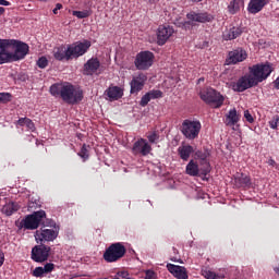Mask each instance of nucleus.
I'll list each match as a JSON object with an SVG mask.
<instances>
[{
	"label": "nucleus",
	"instance_id": "4",
	"mask_svg": "<svg viewBox=\"0 0 279 279\" xmlns=\"http://www.w3.org/2000/svg\"><path fill=\"white\" fill-rule=\"evenodd\" d=\"M202 132V122L199 120L186 119L181 124V134L187 138V141H195Z\"/></svg>",
	"mask_w": 279,
	"mask_h": 279
},
{
	"label": "nucleus",
	"instance_id": "44",
	"mask_svg": "<svg viewBox=\"0 0 279 279\" xmlns=\"http://www.w3.org/2000/svg\"><path fill=\"white\" fill-rule=\"evenodd\" d=\"M244 119H246L248 123H254V117L250 113V110L244 111Z\"/></svg>",
	"mask_w": 279,
	"mask_h": 279
},
{
	"label": "nucleus",
	"instance_id": "12",
	"mask_svg": "<svg viewBox=\"0 0 279 279\" xmlns=\"http://www.w3.org/2000/svg\"><path fill=\"white\" fill-rule=\"evenodd\" d=\"M58 234H60V228L47 229L44 227L36 231L35 239L36 241H40V243L51 242L58 239Z\"/></svg>",
	"mask_w": 279,
	"mask_h": 279
},
{
	"label": "nucleus",
	"instance_id": "32",
	"mask_svg": "<svg viewBox=\"0 0 279 279\" xmlns=\"http://www.w3.org/2000/svg\"><path fill=\"white\" fill-rule=\"evenodd\" d=\"M16 210H19V207H16V205L14 203H10L2 207V213H4V215H7V217L14 215V213H16Z\"/></svg>",
	"mask_w": 279,
	"mask_h": 279
},
{
	"label": "nucleus",
	"instance_id": "53",
	"mask_svg": "<svg viewBox=\"0 0 279 279\" xmlns=\"http://www.w3.org/2000/svg\"><path fill=\"white\" fill-rule=\"evenodd\" d=\"M1 14H5V8H3V7H0V15Z\"/></svg>",
	"mask_w": 279,
	"mask_h": 279
},
{
	"label": "nucleus",
	"instance_id": "7",
	"mask_svg": "<svg viewBox=\"0 0 279 279\" xmlns=\"http://www.w3.org/2000/svg\"><path fill=\"white\" fill-rule=\"evenodd\" d=\"M271 71L274 70L269 64H255L248 68V75H251L254 82L258 85L271 75Z\"/></svg>",
	"mask_w": 279,
	"mask_h": 279
},
{
	"label": "nucleus",
	"instance_id": "43",
	"mask_svg": "<svg viewBox=\"0 0 279 279\" xmlns=\"http://www.w3.org/2000/svg\"><path fill=\"white\" fill-rule=\"evenodd\" d=\"M44 226L47 227V228H53V230H56V228H60V226H58V223H56L53 220L51 219H47L45 222H44Z\"/></svg>",
	"mask_w": 279,
	"mask_h": 279
},
{
	"label": "nucleus",
	"instance_id": "33",
	"mask_svg": "<svg viewBox=\"0 0 279 279\" xmlns=\"http://www.w3.org/2000/svg\"><path fill=\"white\" fill-rule=\"evenodd\" d=\"M147 140L149 143L156 144L158 143V141H160V134L158 133V131L148 132Z\"/></svg>",
	"mask_w": 279,
	"mask_h": 279
},
{
	"label": "nucleus",
	"instance_id": "25",
	"mask_svg": "<svg viewBox=\"0 0 279 279\" xmlns=\"http://www.w3.org/2000/svg\"><path fill=\"white\" fill-rule=\"evenodd\" d=\"M241 121V114H238L236 109H231L226 116L225 123L228 128H234Z\"/></svg>",
	"mask_w": 279,
	"mask_h": 279
},
{
	"label": "nucleus",
	"instance_id": "8",
	"mask_svg": "<svg viewBox=\"0 0 279 279\" xmlns=\"http://www.w3.org/2000/svg\"><path fill=\"white\" fill-rule=\"evenodd\" d=\"M155 58L154 52L149 50L141 51L135 56L134 65L137 71H148L151 69Z\"/></svg>",
	"mask_w": 279,
	"mask_h": 279
},
{
	"label": "nucleus",
	"instance_id": "39",
	"mask_svg": "<svg viewBox=\"0 0 279 279\" xmlns=\"http://www.w3.org/2000/svg\"><path fill=\"white\" fill-rule=\"evenodd\" d=\"M44 274H51L53 269H56V265L53 263H47L44 267Z\"/></svg>",
	"mask_w": 279,
	"mask_h": 279
},
{
	"label": "nucleus",
	"instance_id": "58",
	"mask_svg": "<svg viewBox=\"0 0 279 279\" xmlns=\"http://www.w3.org/2000/svg\"><path fill=\"white\" fill-rule=\"evenodd\" d=\"M279 2V0H277Z\"/></svg>",
	"mask_w": 279,
	"mask_h": 279
},
{
	"label": "nucleus",
	"instance_id": "5",
	"mask_svg": "<svg viewBox=\"0 0 279 279\" xmlns=\"http://www.w3.org/2000/svg\"><path fill=\"white\" fill-rule=\"evenodd\" d=\"M126 252L125 245L121 242H117L106 248L102 258L106 263H117V260H121V258L125 256Z\"/></svg>",
	"mask_w": 279,
	"mask_h": 279
},
{
	"label": "nucleus",
	"instance_id": "6",
	"mask_svg": "<svg viewBox=\"0 0 279 279\" xmlns=\"http://www.w3.org/2000/svg\"><path fill=\"white\" fill-rule=\"evenodd\" d=\"M45 217H47V213H45V210L34 211L20 222V229L24 228V230H38V227Z\"/></svg>",
	"mask_w": 279,
	"mask_h": 279
},
{
	"label": "nucleus",
	"instance_id": "40",
	"mask_svg": "<svg viewBox=\"0 0 279 279\" xmlns=\"http://www.w3.org/2000/svg\"><path fill=\"white\" fill-rule=\"evenodd\" d=\"M45 274V270L43 269V267H36L34 270H33V276L35 278H43Z\"/></svg>",
	"mask_w": 279,
	"mask_h": 279
},
{
	"label": "nucleus",
	"instance_id": "34",
	"mask_svg": "<svg viewBox=\"0 0 279 279\" xmlns=\"http://www.w3.org/2000/svg\"><path fill=\"white\" fill-rule=\"evenodd\" d=\"M93 12L90 10H84V11H73L72 15L76 16V19H88Z\"/></svg>",
	"mask_w": 279,
	"mask_h": 279
},
{
	"label": "nucleus",
	"instance_id": "48",
	"mask_svg": "<svg viewBox=\"0 0 279 279\" xmlns=\"http://www.w3.org/2000/svg\"><path fill=\"white\" fill-rule=\"evenodd\" d=\"M3 263H5V255L3 251L0 250V267H3Z\"/></svg>",
	"mask_w": 279,
	"mask_h": 279
},
{
	"label": "nucleus",
	"instance_id": "45",
	"mask_svg": "<svg viewBox=\"0 0 279 279\" xmlns=\"http://www.w3.org/2000/svg\"><path fill=\"white\" fill-rule=\"evenodd\" d=\"M145 279H156V272L154 270H146Z\"/></svg>",
	"mask_w": 279,
	"mask_h": 279
},
{
	"label": "nucleus",
	"instance_id": "37",
	"mask_svg": "<svg viewBox=\"0 0 279 279\" xmlns=\"http://www.w3.org/2000/svg\"><path fill=\"white\" fill-rule=\"evenodd\" d=\"M37 66L39 69H47V66H49V60H47V57H40L37 60Z\"/></svg>",
	"mask_w": 279,
	"mask_h": 279
},
{
	"label": "nucleus",
	"instance_id": "52",
	"mask_svg": "<svg viewBox=\"0 0 279 279\" xmlns=\"http://www.w3.org/2000/svg\"><path fill=\"white\" fill-rule=\"evenodd\" d=\"M172 254H173L174 256H177V254H179L178 248H175V246L172 247Z\"/></svg>",
	"mask_w": 279,
	"mask_h": 279
},
{
	"label": "nucleus",
	"instance_id": "24",
	"mask_svg": "<svg viewBox=\"0 0 279 279\" xmlns=\"http://www.w3.org/2000/svg\"><path fill=\"white\" fill-rule=\"evenodd\" d=\"M185 173L192 175V178L204 175L202 174V168H199V165L193 159L186 165Z\"/></svg>",
	"mask_w": 279,
	"mask_h": 279
},
{
	"label": "nucleus",
	"instance_id": "42",
	"mask_svg": "<svg viewBox=\"0 0 279 279\" xmlns=\"http://www.w3.org/2000/svg\"><path fill=\"white\" fill-rule=\"evenodd\" d=\"M278 121H279V117L274 116L272 119L269 121V126L271 128V130L278 129Z\"/></svg>",
	"mask_w": 279,
	"mask_h": 279
},
{
	"label": "nucleus",
	"instance_id": "1",
	"mask_svg": "<svg viewBox=\"0 0 279 279\" xmlns=\"http://www.w3.org/2000/svg\"><path fill=\"white\" fill-rule=\"evenodd\" d=\"M29 53V46L16 39H0V64L25 60Z\"/></svg>",
	"mask_w": 279,
	"mask_h": 279
},
{
	"label": "nucleus",
	"instance_id": "18",
	"mask_svg": "<svg viewBox=\"0 0 279 279\" xmlns=\"http://www.w3.org/2000/svg\"><path fill=\"white\" fill-rule=\"evenodd\" d=\"M99 66H101V62H99V59L92 58L87 60V62L83 66V75H95V73L99 71Z\"/></svg>",
	"mask_w": 279,
	"mask_h": 279
},
{
	"label": "nucleus",
	"instance_id": "20",
	"mask_svg": "<svg viewBox=\"0 0 279 279\" xmlns=\"http://www.w3.org/2000/svg\"><path fill=\"white\" fill-rule=\"evenodd\" d=\"M186 16L189 21H194L195 23H211V21L215 20V17L208 12H203V13L191 12V13H187Z\"/></svg>",
	"mask_w": 279,
	"mask_h": 279
},
{
	"label": "nucleus",
	"instance_id": "14",
	"mask_svg": "<svg viewBox=\"0 0 279 279\" xmlns=\"http://www.w3.org/2000/svg\"><path fill=\"white\" fill-rule=\"evenodd\" d=\"M50 252L51 246L45 244L37 245L32 250V259L35 263H45V260H48Z\"/></svg>",
	"mask_w": 279,
	"mask_h": 279
},
{
	"label": "nucleus",
	"instance_id": "10",
	"mask_svg": "<svg viewBox=\"0 0 279 279\" xmlns=\"http://www.w3.org/2000/svg\"><path fill=\"white\" fill-rule=\"evenodd\" d=\"M254 86H258L252 75L245 74L240 77L238 82L231 83V88L234 93H245L248 88H254Z\"/></svg>",
	"mask_w": 279,
	"mask_h": 279
},
{
	"label": "nucleus",
	"instance_id": "9",
	"mask_svg": "<svg viewBox=\"0 0 279 279\" xmlns=\"http://www.w3.org/2000/svg\"><path fill=\"white\" fill-rule=\"evenodd\" d=\"M90 41H76L68 46V60H73V58H81L90 49Z\"/></svg>",
	"mask_w": 279,
	"mask_h": 279
},
{
	"label": "nucleus",
	"instance_id": "28",
	"mask_svg": "<svg viewBox=\"0 0 279 279\" xmlns=\"http://www.w3.org/2000/svg\"><path fill=\"white\" fill-rule=\"evenodd\" d=\"M53 57L59 60L60 62L62 60H71L69 59V48L64 49V47H58L53 50Z\"/></svg>",
	"mask_w": 279,
	"mask_h": 279
},
{
	"label": "nucleus",
	"instance_id": "19",
	"mask_svg": "<svg viewBox=\"0 0 279 279\" xmlns=\"http://www.w3.org/2000/svg\"><path fill=\"white\" fill-rule=\"evenodd\" d=\"M167 269L177 279H189V272L184 266L167 264Z\"/></svg>",
	"mask_w": 279,
	"mask_h": 279
},
{
	"label": "nucleus",
	"instance_id": "54",
	"mask_svg": "<svg viewBox=\"0 0 279 279\" xmlns=\"http://www.w3.org/2000/svg\"><path fill=\"white\" fill-rule=\"evenodd\" d=\"M170 260H172V263H178V257L173 256L170 258Z\"/></svg>",
	"mask_w": 279,
	"mask_h": 279
},
{
	"label": "nucleus",
	"instance_id": "21",
	"mask_svg": "<svg viewBox=\"0 0 279 279\" xmlns=\"http://www.w3.org/2000/svg\"><path fill=\"white\" fill-rule=\"evenodd\" d=\"M235 189H252V178L245 173H238L234 177Z\"/></svg>",
	"mask_w": 279,
	"mask_h": 279
},
{
	"label": "nucleus",
	"instance_id": "57",
	"mask_svg": "<svg viewBox=\"0 0 279 279\" xmlns=\"http://www.w3.org/2000/svg\"><path fill=\"white\" fill-rule=\"evenodd\" d=\"M198 82H204V78H199Z\"/></svg>",
	"mask_w": 279,
	"mask_h": 279
},
{
	"label": "nucleus",
	"instance_id": "56",
	"mask_svg": "<svg viewBox=\"0 0 279 279\" xmlns=\"http://www.w3.org/2000/svg\"><path fill=\"white\" fill-rule=\"evenodd\" d=\"M190 1H192V3H199L203 0H190Z\"/></svg>",
	"mask_w": 279,
	"mask_h": 279
},
{
	"label": "nucleus",
	"instance_id": "30",
	"mask_svg": "<svg viewBox=\"0 0 279 279\" xmlns=\"http://www.w3.org/2000/svg\"><path fill=\"white\" fill-rule=\"evenodd\" d=\"M16 125H20L21 128H24V125H26L27 130H31V132H34V130H36L34 121H32V119L29 118H20L16 122Z\"/></svg>",
	"mask_w": 279,
	"mask_h": 279
},
{
	"label": "nucleus",
	"instance_id": "55",
	"mask_svg": "<svg viewBox=\"0 0 279 279\" xmlns=\"http://www.w3.org/2000/svg\"><path fill=\"white\" fill-rule=\"evenodd\" d=\"M274 271H275V274H277V276H279V266H278V267H275V268H274Z\"/></svg>",
	"mask_w": 279,
	"mask_h": 279
},
{
	"label": "nucleus",
	"instance_id": "36",
	"mask_svg": "<svg viewBox=\"0 0 279 279\" xmlns=\"http://www.w3.org/2000/svg\"><path fill=\"white\" fill-rule=\"evenodd\" d=\"M146 94H148V97L150 98V100L162 98V92L160 89H153Z\"/></svg>",
	"mask_w": 279,
	"mask_h": 279
},
{
	"label": "nucleus",
	"instance_id": "26",
	"mask_svg": "<svg viewBox=\"0 0 279 279\" xmlns=\"http://www.w3.org/2000/svg\"><path fill=\"white\" fill-rule=\"evenodd\" d=\"M195 149L191 145H182L178 148V154L181 158V160H184V162L189 161L191 158V154H193Z\"/></svg>",
	"mask_w": 279,
	"mask_h": 279
},
{
	"label": "nucleus",
	"instance_id": "49",
	"mask_svg": "<svg viewBox=\"0 0 279 279\" xmlns=\"http://www.w3.org/2000/svg\"><path fill=\"white\" fill-rule=\"evenodd\" d=\"M58 10H62V3L56 4V8L53 9V14H58Z\"/></svg>",
	"mask_w": 279,
	"mask_h": 279
},
{
	"label": "nucleus",
	"instance_id": "38",
	"mask_svg": "<svg viewBox=\"0 0 279 279\" xmlns=\"http://www.w3.org/2000/svg\"><path fill=\"white\" fill-rule=\"evenodd\" d=\"M9 101H12V94L0 93V104H8Z\"/></svg>",
	"mask_w": 279,
	"mask_h": 279
},
{
	"label": "nucleus",
	"instance_id": "31",
	"mask_svg": "<svg viewBox=\"0 0 279 279\" xmlns=\"http://www.w3.org/2000/svg\"><path fill=\"white\" fill-rule=\"evenodd\" d=\"M241 5H243V0H232L228 5L229 13L236 14L241 10Z\"/></svg>",
	"mask_w": 279,
	"mask_h": 279
},
{
	"label": "nucleus",
	"instance_id": "2",
	"mask_svg": "<svg viewBox=\"0 0 279 279\" xmlns=\"http://www.w3.org/2000/svg\"><path fill=\"white\" fill-rule=\"evenodd\" d=\"M50 94L53 97L61 96V99H63L65 104H70L72 106L80 104V101L84 99V93L80 89H75V86L72 84H53L50 86Z\"/></svg>",
	"mask_w": 279,
	"mask_h": 279
},
{
	"label": "nucleus",
	"instance_id": "11",
	"mask_svg": "<svg viewBox=\"0 0 279 279\" xmlns=\"http://www.w3.org/2000/svg\"><path fill=\"white\" fill-rule=\"evenodd\" d=\"M195 159L201 161V175H207L210 173V161L208 158H210V151L206 148L203 150H196L194 153Z\"/></svg>",
	"mask_w": 279,
	"mask_h": 279
},
{
	"label": "nucleus",
	"instance_id": "22",
	"mask_svg": "<svg viewBox=\"0 0 279 279\" xmlns=\"http://www.w3.org/2000/svg\"><path fill=\"white\" fill-rule=\"evenodd\" d=\"M269 3V0H250L247 4L248 14H258V12H263L265 5Z\"/></svg>",
	"mask_w": 279,
	"mask_h": 279
},
{
	"label": "nucleus",
	"instance_id": "35",
	"mask_svg": "<svg viewBox=\"0 0 279 279\" xmlns=\"http://www.w3.org/2000/svg\"><path fill=\"white\" fill-rule=\"evenodd\" d=\"M90 148L89 145L83 144L81 151L77 154L83 160H88V149Z\"/></svg>",
	"mask_w": 279,
	"mask_h": 279
},
{
	"label": "nucleus",
	"instance_id": "27",
	"mask_svg": "<svg viewBox=\"0 0 279 279\" xmlns=\"http://www.w3.org/2000/svg\"><path fill=\"white\" fill-rule=\"evenodd\" d=\"M107 96L111 101H118V99L123 97V89L119 86L109 87L107 90Z\"/></svg>",
	"mask_w": 279,
	"mask_h": 279
},
{
	"label": "nucleus",
	"instance_id": "41",
	"mask_svg": "<svg viewBox=\"0 0 279 279\" xmlns=\"http://www.w3.org/2000/svg\"><path fill=\"white\" fill-rule=\"evenodd\" d=\"M151 101V98H149L148 94L146 93L141 101H140V106H142V108H145V106H147V104H149Z\"/></svg>",
	"mask_w": 279,
	"mask_h": 279
},
{
	"label": "nucleus",
	"instance_id": "3",
	"mask_svg": "<svg viewBox=\"0 0 279 279\" xmlns=\"http://www.w3.org/2000/svg\"><path fill=\"white\" fill-rule=\"evenodd\" d=\"M199 97L202 101L206 102L208 106H213L214 108H221L226 99L221 93L211 87L201 89Z\"/></svg>",
	"mask_w": 279,
	"mask_h": 279
},
{
	"label": "nucleus",
	"instance_id": "50",
	"mask_svg": "<svg viewBox=\"0 0 279 279\" xmlns=\"http://www.w3.org/2000/svg\"><path fill=\"white\" fill-rule=\"evenodd\" d=\"M274 87L279 90V76L274 81Z\"/></svg>",
	"mask_w": 279,
	"mask_h": 279
},
{
	"label": "nucleus",
	"instance_id": "13",
	"mask_svg": "<svg viewBox=\"0 0 279 279\" xmlns=\"http://www.w3.org/2000/svg\"><path fill=\"white\" fill-rule=\"evenodd\" d=\"M147 82V74L143 72H138L137 74L133 75L130 87H131V95H138L143 88H145V83Z\"/></svg>",
	"mask_w": 279,
	"mask_h": 279
},
{
	"label": "nucleus",
	"instance_id": "15",
	"mask_svg": "<svg viewBox=\"0 0 279 279\" xmlns=\"http://www.w3.org/2000/svg\"><path fill=\"white\" fill-rule=\"evenodd\" d=\"M133 156H149L151 154V145L145 138H138L132 147Z\"/></svg>",
	"mask_w": 279,
	"mask_h": 279
},
{
	"label": "nucleus",
	"instance_id": "16",
	"mask_svg": "<svg viewBox=\"0 0 279 279\" xmlns=\"http://www.w3.org/2000/svg\"><path fill=\"white\" fill-rule=\"evenodd\" d=\"M171 36H173V27L169 25H160L157 31V45L162 47V45H166Z\"/></svg>",
	"mask_w": 279,
	"mask_h": 279
},
{
	"label": "nucleus",
	"instance_id": "47",
	"mask_svg": "<svg viewBox=\"0 0 279 279\" xmlns=\"http://www.w3.org/2000/svg\"><path fill=\"white\" fill-rule=\"evenodd\" d=\"M267 165H269V167H272V168H275V169H278V163L276 162V160H274V159H268V161H267Z\"/></svg>",
	"mask_w": 279,
	"mask_h": 279
},
{
	"label": "nucleus",
	"instance_id": "29",
	"mask_svg": "<svg viewBox=\"0 0 279 279\" xmlns=\"http://www.w3.org/2000/svg\"><path fill=\"white\" fill-rule=\"evenodd\" d=\"M202 276H204V278L206 279H225L226 278V274L215 272L208 269L202 270Z\"/></svg>",
	"mask_w": 279,
	"mask_h": 279
},
{
	"label": "nucleus",
	"instance_id": "46",
	"mask_svg": "<svg viewBox=\"0 0 279 279\" xmlns=\"http://www.w3.org/2000/svg\"><path fill=\"white\" fill-rule=\"evenodd\" d=\"M117 276H119V278L130 279V272L128 271H118Z\"/></svg>",
	"mask_w": 279,
	"mask_h": 279
},
{
	"label": "nucleus",
	"instance_id": "17",
	"mask_svg": "<svg viewBox=\"0 0 279 279\" xmlns=\"http://www.w3.org/2000/svg\"><path fill=\"white\" fill-rule=\"evenodd\" d=\"M244 60H247V52L243 48H238L229 52L227 62L228 64H239V62H244Z\"/></svg>",
	"mask_w": 279,
	"mask_h": 279
},
{
	"label": "nucleus",
	"instance_id": "51",
	"mask_svg": "<svg viewBox=\"0 0 279 279\" xmlns=\"http://www.w3.org/2000/svg\"><path fill=\"white\" fill-rule=\"evenodd\" d=\"M0 5H10V1L8 0H0Z\"/></svg>",
	"mask_w": 279,
	"mask_h": 279
},
{
	"label": "nucleus",
	"instance_id": "23",
	"mask_svg": "<svg viewBox=\"0 0 279 279\" xmlns=\"http://www.w3.org/2000/svg\"><path fill=\"white\" fill-rule=\"evenodd\" d=\"M243 34V27L241 26H233L231 28H227L222 33L223 40H236Z\"/></svg>",
	"mask_w": 279,
	"mask_h": 279
}]
</instances>
